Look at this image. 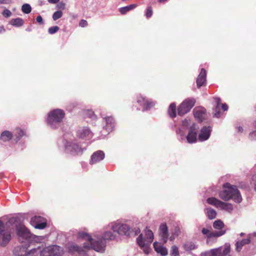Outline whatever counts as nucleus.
<instances>
[{
	"mask_svg": "<svg viewBox=\"0 0 256 256\" xmlns=\"http://www.w3.org/2000/svg\"><path fill=\"white\" fill-rule=\"evenodd\" d=\"M78 238H83L88 241V242L84 243L83 247L77 244H72L70 246L69 250L71 252H78L82 254L84 252V248L90 249L92 248L96 252H102L105 250V244L102 240H94L92 236L88 233L80 232L78 234Z\"/></svg>",
	"mask_w": 256,
	"mask_h": 256,
	"instance_id": "nucleus-1",
	"label": "nucleus"
},
{
	"mask_svg": "<svg viewBox=\"0 0 256 256\" xmlns=\"http://www.w3.org/2000/svg\"><path fill=\"white\" fill-rule=\"evenodd\" d=\"M224 224L220 220H215L212 224V226L215 231H212L206 228H202V233L206 236V242L208 244H211L216 242L217 238L224 235L226 233V230L224 229Z\"/></svg>",
	"mask_w": 256,
	"mask_h": 256,
	"instance_id": "nucleus-2",
	"label": "nucleus"
},
{
	"mask_svg": "<svg viewBox=\"0 0 256 256\" xmlns=\"http://www.w3.org/2000/svg\"><path fill=\"white\" fill-rule=\"evenodd\" d=\"M224 188L226 189L219 193V196L221 199L225 201L232 199L237 203L242 202L241 194L236 186H232L230 184L226 182L224 184Z\"/></svg>",
	"mask_w": 256,
	"mask_h": 256,
	"instance_id": "nucleus-3",
	"label": "nucleus"
},
{
	"mask_svg": "<svg viewBox=\"0 0 256 256\" xmlns=\"http://www.w3.org/2000/svg\"><path fill=\"white\" fill-rule=\"evenodd\" d=\"M44 244L38 246V248L36 252V256L40 254V256H62L64 253L63 248L58 246L54 245L43 248Z\"/></svg>",
	"mask_w": 256,
	"mask_h": 256,
	"instance_id": "nucleus-4",
	"label": "nucleus"
},
{
	"mask_svg": "<svg viewBox=\"0 0 256 256\" xmlns=\"http://www.w3.org/2000/svg\"><path fill=\"white\" fill-rule=\"evenodd\" d=\"M146 238H143L142 234H140L136 238V242L140 247L143 250L146 254H148L151 249L150 246L154 240V234L151 230L146 231Z\"/></svg>",
	"mask_w": 256,
	"mask_h": 256,
	"instance_id": "nucleus-5",
	"label": "nucleus"
},
{
	"mask_svg": "<svg viewBox=\"0 0 256 256\" xmlns=\"http://www.w3.org/2000/svg\"><path fill=\"white\" fill-rule=\"evenodd\" d=\"M16 234L18 236V240L22 242H24V240H26L28 242H30L32 240L36 241L39 238L36 236L32 235L28 229L23 224L16 226Z\"/></svg>",
	"mask_w": 256,
	"mask_h": 256,
	"instance_id": "nucleus-6",
	"label": "nucleus"
},
{
	"mask_svg": "<svg viewBox=\"0 0 256 256\" xmlns=\"http://www.w3.org/2000/svg\"><path fill=\"white\" fill-rule=\"evenodd\" d=\"M12 232L10 228H6L3 222L0 220V246H7L12 238Z\"/></svg>",
	"mask_w": 256,
	"mask_h": 256,
	"instance_id": "nucleus-7",
	"label": "nucleus"
},
{
	"mask_svg": "<svg viewBox=\"0 0 256 256\" xmlns=\"http://www.w3.org/2000/svg\"><path fill=\"white\" fill-rule=\"evenodd\" d=\"M114 232H117L121 236H129L131 232L128 225L120 222H114L109 225Z\"/></svg>",
	"mask_w": 256,
	"mask_h": 256,
	"instance_id": "nucleus-8",
	"label": "nucleus"
},
{
	"mask_svg": "<svg viewBox=\"0 0 256 256\" xmlns=\"http://www.w3.org/2000/svg\"><path fill=\"white\" fill-rule=\"evenodd\" d=\"M65 113H48L46 122L52 128H56L64 117Z\"/></svg>",
	"mask_w": 256,
	"mask_h": 256,
	"instance_id": "nucleus-9",
	"label": "nucleus"
},
{
	"mask_svg": "<svg viewBox=\"0 0 256 256\" xmlns=\"http://www.w3.org/2000/svg\"><path fill=\"white\" fill-rule=\"evenodd\" d=\"M38 248H32L29 251L28 250V246H19L14 248L13 252L16 256H36V252Z\"/></svg>",
	"mask_w": 256,
	"mask_h": 256,
	"instance_id": "nucleus-10",
	"label": "nucleus"
},
{
	"mask_svg": "<svg viewBox=\"0 0 256 256\" xmlns=\"http://www.w3.org/2000/svg\"><path fill=\"white\" fill-rule=\"evenodd\" d=\"M207 202L210 204L218 208H220L228 212H230L233 210V206L231 204L222 202L214 197L208 198Z\"/></svg>",
	"mask_w": 256,
	"mask_h": 256,
	"instance_id": "nucleus-11",
	"label": "nucleus"
},
{
	"mask_svg": "<svg viewBox=\"0 0 256 256\" xmlns=\"http://www.w3.org/2000/svg\"><path fill=\"white\" fill-rule=\"evenodd\" d=\"M83 150L81 146L74 142H67L66 144V152L72 155L82 154Z\"/></svg>",
	"mask_w": 256,
	"mask_h": 256,
	"instance_id": "nucleus-12",
	"label": "nucleus"
},
{
	"mask_svg": "<svg viewBox=\"0 0 256 256\" xmlns=\"http://www.w3.org/2000/svg\"><path fill=\"white\" fill-rule=\"evenodd\" d=\"M196 103L194 98L184 100L178 108V112H189Z\"/></svg>",
	"mask_w": 256,
	"mask_h": 256,
	"instance_id": "nucleus-13",
	"label": "nucleus"
},
{
	"mask_svg": "<svg viewBox=\"0 0 256 256\" xmlns=\"http://www.w3.org/2000/svg\"><path fill=\"white\" fill-rule=\"evenodd\" d=\"M30 224L36 228L40 230L44 228L47 225L46 220L40 216H34L32 218Z\"/></svg>",
	"mask_w": 256,
	"mask_h": 256,
	"instance_id": "nucleus-14",
	"label": "nucleus"
},
{
	"mask_svg": "<svg viewBox=\"0 0 256 256\" xmlns=\"http://www.w3.org/2000/svg\"><path fill=\"white\" fill-rule=\"evenodd\" d=\"M230 252V246L212 249L207 252L208 256H227Z\"/></svg>",
	"mask_w": 256,
	"mask_h": 256,
	"instance_id": "nucleus-15",
	"label": "nucleus"
},
{
	"mask_svg": "<svg viewBox=\"0 0 256 256\" xmlns=\"http://www.w3.org/2000/svg\"><path fill=\"white\" fill-rule=\"evenodd\" d=\"M199 126L196 124H193L189 128L188 134L186 136V140L189 143L195 142L196 140L197 132Z\"/></svg>",
	"mask_w": 256,
	"mask_h": 256,
	"instance_id": "nucleus-16",
	"label": "nucleus"
},
{
	"mask_svg": "<svg viewBox=\"0 0 256 256\" xmlns=\"http://www.w3.org/2000/svg\"><path fill=\"white\" fill-rule=\"evenodd\" d=\"M76 136L80 138L89 139L92 136V134L88 127L80 128L76 132Z\"/></svg>",
	"mask_w": 256,
	"mask_h": 256,
	"instance_id": "nucleus-17",
	"label": "nucleus"
},
{
	"mask_svg": "<svg viewBox=\"0 0 256 256\" xmlns=\"http://www.w3.org/2000/svg\"><path fill=\"white\" fill-rule=\"evenodd\" d=\"M212 128L210 126H203L198 135V140L202 142L207 140L210 136Z\"/></svg>",
	"mask_w": 256,
	"mask_h": 256,
	"instance_id": "nucleus-18",
	"label": "nucleus"
},
{
	"mask_svg": "<svg viewBox=\"0 0 256 256\" xmlns=\"http://www.w3.org/2000/svg\"><path fill=\"white\" fill-rule=\"evenodd\" d=\"M105 157L104 153L102 150H98L93 153L90 158V164H94L103 160Z\"/></svg>",
	"mask_w": 256,
	"mask_h": 256,
	"instance_id": "nucleus-19",
	"label": "nucleus"
},
{
	"mask_svg": "<svg viewBox=\"0 0 256 256\" xmlns=\"http://www.w3.org/2000/svg\"><path fill=\"white\" fill-rule=\"evenodd\" d=\"M160 234L162 240L165 244L168 241V229L166 224H162L160 226Z\"/></svg>",
	"mask_w": 256,
	"mask_h": 256,
	"instance_id": "nucleus-20",
	"label": "nucleus"
},
{
	"mask_svg": "<svg viewBox=\"0 0 256 256\" xmlns=\"http://www.w3.org/2000/svg\"><path fill=\"white\" fill-rule=\"evenodd\" d=\"M206 73L204 68H202L200 74L196 78V86L200 88L203 86L206 82Z\"/></svg>",
	"mask_w": 256,
	"mask_h": 256,
	"instance_id": "nucleus-21",
	"label": "nucleus"
},
{
	"mask_svg": "<svg viewBox=\"0 0 256 256\" xmlns=\"http://www.w3.org/2000/svg\"><path fill=\"white\" fill-rule=\"evenodd\" d=\"M214 99L216 103V112H220V110L225 112L228 110V105L226 103H222V100L220 98H215Z\"/></svg>",
	"mask_w": 256,
	"mask_h": 256,
	"instance_id": "nucleus-22",
	"label": "nucleus"
},
{
	"mask_svg": "<svg viewBox=\"0 0 256 256\" xmlns=\"http://www.w3.org/2000/svg\"><path fill=\"white\" fill-rule=\"evenodd\" d=\"M104 120L106 124L104 128L108 132H112L114 127V122L113 118L112 116L104 117Z\"/></svg>",
	"mask_w": 256,
	"mask_h": 256,
	"instance_id": "nucleus-23",
	"label": "nucleus"
},
{
	"mask_svg": "<svg viewBox=\"0 0 256 256\" xmlns=\"http://www.w3.org/2000/svg\"><path fill=\"white\" fill-rule=\"evenodd\" d=\"M18 218L17 217H12L9 218L6 224H4V226L6 228H10L12 232V230L14 229V226H16H16H19L20 224H18Z\"/></svg>",
	"mask_w": 256,
	"mask_h": 256,
	"instance_id": "nucleus-24",
	"label": "nucleus"
},
{
	"mask_svg": "<svg viewBox=\"0 0 256 256\" xmlns=\"http://www.w3.org/2000/svg\"><path fill=\"white\" fill-rule=\"evenodd\" d=\"M154 250L157 253L160 254L162 256H166L168 254V250L166 248L157 242H154L153 244Z\"/></svg>",
	"mask_w": 256,
	"mask_h": 256,
	"instance_id": "nucleus-25",
	"label": "nucleus"
},
{
	"mask_svg": "<svg viewBox=\"0 0 256 256\" xmlns=\"http://www.w3.org/2000/svg\"><path fill=\"white\" fill-rule=\"evenodd\" d=\"M144 105L143 110H149L150 108H154L156 104V102L152 99L145 97Z\"/></svg>",
	"mask_w": 256,
	"mask_h": 256,
	"instance_id": "nucleus-26",
	"label": "nucleus"
},
{
	"mask_svg": "<svg viewBox=\"0 0 256 256\" xmlns=\"http://www.w3.org/2000/svg\"><path fill=\"white\" fill-rule=\"evenodd\" d=\"M250 242V236L247 238L243 239L240 241L238 242L236 244V250L238 252H240L244 245L246 244H248Z\"/></svg>",
	"mask_w": 256,
	"mask_h": 256,
	"instance_id": "nucleus-27",
	"label": "nucleus"
},
{
	"mask_svg": "<svg viewBox=\"0 0 256 256\" xmlns=\"http://www.w3.org/2000/svg\"><path fill=\"white\" fill-rule=\"evenodd\" d=\"M144 98L145 97H144L140 95L136 96V102H134L135 106H140L143 110L144 105Z\"/></svg>",
	"mask_w": 256,
	"mask_h": 256,
	"instance_id": "nucleus-28",
	"label": "nucleus"
},
{
	"mask_svg": "<svg viewBox=\"0 0 256 256\" xmlns=\"http://www.w3.org/2000/svg\"><path fill=\"white\" fill-rule=\"evenodd\" d=\"M116 236L112 232L110 231H106L102 235L103 241L106 244L104 240H114L116 238Z\"/></svg>",
	"mask_w": 256,
	"mask_h": 256,
	"instance_id": "nucleus-29",
	"label": "nucleus"
},
{
	"mask_svg": "<svg viewBox=\"0 0 256 256\" xmlns=\"http://www.w3.org/2000/svg\"><path fill=\"white\" fill-rule=\"evenodd\" d=\"M12 133L8 130L3 132L0 135V139L4 142H7L12 138Z\"/></svg>",
	"mask_w": 256,
	"mask_h": 256,
	"instance_id": "nucleus-30",
	"label": "nucleus"
},
{
	"mask_svg": "<svg viewBox=\"0 0 256 256\" xmlns=\"http://www.w3.org/2000/svg\"><path fill=\"white\" fill-rule=\"evenodd\" d=\"M10 24L14 26L19 27L24 24V21L22 18H18L12 19L10 22Z\"/></svg>",
	"mask_w": 256,
	"mask_h": 256,
	"instance_id": "nucleus-31",
	"label": "nucleus"
},
{
	"mask_svg": "<svg viewBox=\"0 0 256 256\" xmlns=\"http://www.w3.org/2000/svg\"><path fill=\"white\" fill-rule=\"evenodd\" d=\"M205 211L208 219L212 220L216 218V212L214 210L211 208H206Z\"/></svg>",
	"mask_w": 256,
	"mask_h": 256,
	"instance_id": "nucleus-32",
	"label": "nucleus"
},
{
	"mask_svg": "<svg viewBox=\"0 0 256 256\" xmlns=\"http://www.w3.org/2000/svg\"><path fill=\"white\" fill-rule=\"evenodd\" d=\"M184 249L186 251H190L197 248V246L192 242H188L184 245Z\"/></svg>",
	"mask_w": 256,
	"mask_h": 256,
	"instance_id": "nucleus-33",
	"label": "nucleus"
},
{
	"mask_svg": "<svg viewBox=\"0 0 256 256\" xmlns=\"http://www.w3.org/2000/svg\"><path fill=\"white\" fill-rule=\"evenodd\" d=\"M14 133V136L16 137L17 141L19 140L24 134V131L20 128H16Z\"/></svg>",
	"mask_w": 256,
	"mask_h": 256,
	"instance_id": "nucleus-34",
	"label": "nucleus"
},
{
	"mask_svg": "<svg viewBox=\"0 0 256 256\" xmlns=\"http://www.w3.org/2000/svg\"><path fill=\"white\" fill-rule=\"evenodd\" d=\"M22 10L24 14H28L31 12L32 8L29 4H26L22 5Z\"/></svg>",
	"mask_w": 256,
	"mask_h": 256,
	"instance_id": "nucleus-35",
	"label": "nucleus"
},
{
	"mask_svg": "<svg viewBox=\"0 0 256 256\" xmlns=\"http://www.w3.org/2000/svg\"><path fill=\"white\" fill-rule=\"evenodd\" d=\"M170 254L171 256H180L178 248L176 246H172Z\"/></svg>",
	"mask_w": 256,
	"mask_h": 256,
	"instance_id": "nucleus-36",
	"label": "nucleus"
},
{
	"mask_svg": "<svg viewBox=\"0 0 256 256\" xmlns=\"http://www.w3.org/2000/svg\"><path fill=\"white\" fill-rule=\"evenodd\" d=\"M194 118L200 122L203 121L204 115L206 113H193Z\"/></svg>",
	"mask_w": 256,
	"mask_h": 256,
	"instance_id": "nucleus-37",
	"label": "nucleus"
},
{
	"mask_svg": "<svg viewBox=\"0 0 256 256\" xmlns=\"http://www.w3.org/2000/svg\"><path fill=\"white\" fill-rule=\"evenodd\" d=\"M62 12L60 10L56 11L52 14V19L54 20H56L60 18L62 16Z\"/></svg>",
	"mask_w": 256,
	"mask_h": 256,
	"instance_id": "nucleus-38",
	"label": "nucleus"
},
{
	"mask_svg": "<svg viewBox=\"0 0 256 256\" xmlns=\"http://www.w3.org/2000/svg\"><path fill=\"white\" fill-rule=\"evenodd\" d=\"M84 117L86 118H90L92 120H96L97 119V116L94 113H86Z\"/></svg>",
	"mask_w": 256,
	"mask_h": 256,
	"instance_id": "nucleus-39",
	"label": "nucleus"
},
{
	"mask_svg": "<svg viewBox=\"0 0 256 256\" xmlns=\"http://www.w3.org/2000/svg\"><path fill=\"white\" fill-rule=\"evenodd\" d=\"M60 28L58 26H54L50 27L48 30V32L50 34H54Z\"/></svg>",
	"mask_w": 256,
	"mask_h": 256,
	"instance_id": "nucleus-40",
	"label": "nucleus"
},
{
	"mask_svg": "<svg viewBox=\"0 0 256 256\" xmlns=\"http://www.w3.org/2000/svg\"><path fill=\"white\" fill-rule=\"evenodd\" d=\"M254 126L256 127V120L254 122ZM249 138L252 140H256V130L253 131L250 134Z\"/></svg>",
	"mask_w": 256,
	"mask_h": 256,
	"instance_id": "nucleus-41",
	"label": "nucleus"
},
{
	"mask_svg": "<svg viewBox=\"0 0 256 256\" xmlns=\"http://www.w3.org/2000/svg\"><path fill=\"white\" fill-rule=\"evenodd\" d=\"M176 103H172L168 108V112H176Z\"/></svg>",
	"mask_w": 256,
	"mask_h": 256,
	"instance_id": "nucleus-42",
	"label": "nucleus"
},
{
	"mask_svg": "<svg viewBox=\"0 0 256 256\" xmlns=\"http://www.w3.org/2000/svg\"><path fill=\"white\" fill-rule=\"evenodd\" d=\"M152 8L151 6H148L146 12V16L147 18H150L152 16Z\"/></svg>",
	"mask_w": 256,
	"mask_h": 256,
	"instance_id": "nucleus-43",
	"label": "nucleus"
},
{
	"mask_svg": "<svg viewBox=\"0 0 256 256\" xmlns=\"http://www.w3.org/2000/svg\"><path fill=\"white\" fill-rule=\"evenodd\" d=\"M2 14L4 16L8 18L12 15V12L10 10L6 9L2 12Z\"/></svg>",
	"mask_w": 256,
	"mask_h": 256,
	"instance_id": "nucleus-44",
	"label": "nucleus"
},
{
	"mask_svg": "<svg viewBox=\"0 0 256 256\" xmlns=\"http://www.w3.org/2000/svg\"><path fill=\"white\" fill-rule=\"evenodd\" d=\"M206 111V110L202 106H198V107H196L192 112H204Z\"/></svg>",
	"mask_w": 256,
	"mask_h": 256,
	"instance_id": "nucleus-45",
	"label": "nucleus"
},
{
	"mask_svg": "<svg viewBox=\"0 0 256 256\" xmlns=\"http://www.w3.org/2000/svg\"><path fill=\"white\" fill-rule=\"evenodd\" d=\"M88 25V23L86 20H82L79 23V26L82 28H84Z\"/></svg>",
	"mask_w": 256,
	"mask_h": 256,
	"instance_id": "nucleus-46",
	"label": "nucleus"
},
{
	"mask_svg": "<svg viewBox=\"0 0 256 256\" xmlns=\"http://www.w3.org/2000/svg\"><path fill=\"white\" fill-rule=\"evenodd\" d=\"M130 11L127 6H124L120 8V12L122 14H126L127 12Z\"/></svg>",
	"mask_w": 256,
	"mask_h": 256,
	"instance_id": "nucleus-47",
	"label": "nucleus"
},
{
	"mask_svg": "<svg viewBox=\"0 0 256 256\" xmlns=\"http://www.w3.org/2000/svg\"><path fill=\"white\" fill-rule=\"evenodd\" d=\"M58 8L64 10L66 7V4L62 2H60L58 4Z\"/></svg>",
	"mask_w": 256,
	"mask_h": 256,
	"instance_id": "nucleus-48",
	"label": "nucleus"
},
{
	"mask_svg": "<svg viewBox=\"0 0 256 256\" xmlns=\"http://www.w3.org/2000/svg\"><path fill=\"white\" fill-rule=\"evenodd\" d=\"M36 20L40 24H43L44 23L42 18L40 16H38L36 18Z\"/></svg>",
	"mask_w": 256,
	"mask_h": 256,
	"instance_id": "nucleus-49",
	"label": "nucleus"
},
{
	"mask_svg": "<svg viewBox=\"0 0 256 256\" xmlns=\"http://www.w3.org/2000/svg\"><path fill=\"white\" fill-rule=\"evenodd\" d=\"M224 113H214V117L216 118H220L223 116Z\"/></svg>",
	"mask_w": 256,
	"mask_h": 256,
	"instance_id": "nucleus-50",
	"label": "nucleus"
},
{
	"mask_svg": "<svg viewBox=\"0 0 256 256\" xmlns=\"http://www.w3.org/2000/svg\"><path fill=\"white\" fill-rule=\"evenodd\" d=\"M128 8V9L129 10H130L134 8H136V4H130L128 6H126Z\"/></svg>",
	"mask_w": 256,
	"mask_h": 256,
	"instance_id": "nucleus-51",
	"label": "nucleus"
},
{
	"mask_svg": "<svg viewBox=\"0 0 256 256\" xmlns=\"http://www.w3.org/2000/svg\"><path fill=\"white\" fill-rule=\"evenodd\" d=\"M11 2V0H0V4H10Z\"/></svg>",
	"mask_w": 256,
	"mask_h": 256,
	"instance_id": "nucleus-52",
	"label": "nucleus"
},
{
	"mask_svg": "<svg viewBox=\"0 0 256 256\" xmlns=\"http://www.w3.org/2000/svg\"><path fill=\"white\" fill-rule=\"evenodd\" d=\"M177 113H168L170 117L171 118H174L176 116Z\"/></svg>",
	"mask_w": 256,
	"mask_h": 256,
	"instance_id": "nucleus-53",
	"label": "nucleus"
},
{
	"mask_svg": "<svg viewBox=\"0 0 256 256\" xmlns=\"http://www.w3.org/2000/svg\"><path fill=\"white\" fill-rule=\"evenodd\" d=\"M60 0H49L48 2L50 4H56L58 3Z\"/></svg>",
	"mask_w": 256,
	"mask_h": 256,
	"instance_id": "nucleus-54",
	"label": "nucleus"
},
{
	"mask_svg": "<svg viewBox=\"0 0 256 256\" xmlns=\"http://www.w3.org/2000/svg\"><path fill=\"white\" fill-rule=\"evenodd\" d=\"M6 30L3 26H0V34L5 32Z\"/></svg>",
	"mask_w": 256,
	"mask_h": 256,
	"instance_id": "nucleus-55",
	"label": "nucleus"
},
{
	"mask_svg": "<svg viewBox=\"0 0 256 256\" xmlns=\"http://www.w3.org/2000/svg\"><path fill=\"white\" fill-rule=\"evenodd\" d=\"M51 112H63V111L60 110V109H56V110H52Z\"/></svg>",
	"mask_w": 256,
	"mask_h": 256,
	"instance_id": "nucleus-56",
	"label": "nucleus"
},
{
	"mask_svg": "<svg viewBox=\"0 0 256 256\" xmlns=\"http://www.w3.org/2000/svg\"><path fill=\"white\" fill-rule=\"evenodd\" d=\"M238 132H242L243 131V128L242 126H238Z\"/></svg>",
	"mask_w": 256,
	"mask_h": 256,
	"instance_id": "nucleus-57",
	"label": "nucleus"
},
{
	"mask_svg": "<svg viewBox=\"0 0 256 256\" xmlns=\"http://www.w3.org/2000/svg\"><path fill=\"white\" fill-rule=\"evenodd\" d=\"M140 230L139 228H137L136 230V232H135V234H139L140 232Z\"/></svg>",
	"mask_w": 256,
	"mask_h": 256,
	"instance_id": "nucleus-58",
	"label": "nucleus"
},
{
	"mask_svg": "<svg viewBox=\"0 0 256 256\" xmlns=\"http://www.w3.org/2000/svg\"><path fill=\"white\" fill-rule=\"evenodd\" d=\"M174 236H172L170 238V240L172 241L174 240Z\"/></svg>",
	"mask_w": 256,
	"mask_h": 256,
	"instance_id": "nucleus-59",
	"label": "nucleus"
},
{
	"mask_svg": "<svg viewBox=\"0 0 256 256\" xmlns=\"http://www.w3.org/2000/svg\"><path fill=\"white\" fill-rule=\"evenodd\" d=\"M184 114V113H180V112L178 113V115H180L181 116H182Z\"/></svg>",
	"mask_w": 256,
	"mask_h": 256,
	"instance_id": "nucleus-60",
	"label": "nucleus"
},
{
	"mask_svg": "<svg viewBox=\"0 0 256 256\" xmlns=\"http://www.w3.org/2000/svg\"><path fill=\"white\" fill-rule=\"evenodd\" d=\"M166 0H158V1H159L160 2H164L166 1Z\"/></svg>",
	"mask_w": 256,
	"mask_h": 256,
	"instance_id": "nucleus-61",
	"label": "nucleus"
},
{
	"mask_svg": "<svg viewBox=\"0 0 256 256\" xmlns=\"http://www.w3.org/2000/svg\"><path fill=\"white\" fill-rule=\"evenodd\" d=\"M244 234L243 232H242V233L240 234V235L241 236H244Z\"/></svg>",
	"mask_w": 256,
	"mask_h": 256,
	"instance_id": "nucleus-62",
	"label": "nucleus"
},
{
	"mask_svg": "<svg viewBox=\"0 0 256 256\" xmlns=\"http://www.w3.org/2000/svg\"><path fill=\"white\" fill-rule=\"evenodd\" d=\"M255 190H256V184L255 185Z\"/></svg>",
	"mask_w": 256,
	"mask_h": 256,
	"instance_id": "nucleus-63",
	"label": "nucleus"
},
{
	"mask_svg": "<svg viewBox=\"0 0 256 256\" xmlns=\"http://www.w3.org/2000/svg\"><path fill=\"white\" fill-rule=\"evenodd\" d=\"M48 0V1L49 0Z\"/></svg>",
	"mask_w": 256,
	"mask_h": 256,
	"instance_id": "nucleus-64",
	"label": "nucleus"
}]
</instances>
